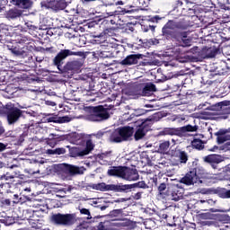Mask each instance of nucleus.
<instances>
[{"label": "nucleus", "mask_w": 230, "mask_h": 230, "mask_svg": "<svg viewBox=\"0 0 230 230\" xmlns=\"http://www.w3.org/2000/svg\"><path fill=\"white\" fill-rule=\"evenodd\" d=\"M151 19H152L153 22H159V21H161L162 18L159 17V15H156Z\"/></svg>", "instance_id": "39"}, {"label": "nucleus", "mask_w": 230, "mask_h": 230, "mask_svg": "<svg viewBox=\"0 0 230 230\" xmlns=\"http://www.w3.org/2000/svg\"><path fill=\"white\" fill-rule=\"evenodd\" d=\"M118 4H123L122 1L118 2Z\"/></svg>", "instance_id": "51"}, {"label": "nucleus", "mask_w": 230, "mask_h": 230, "mask_svg": "<svg viewBox=\"0 0 230 230\" xmlns=\"http://www.w3.org/2000/svg\"><path fill=\"white\" fill-rule=\"evenodd\" d=\"M142 57L143 55L141 54L129 55L120 62V66H136Z\"/></svg>", "instance_id": "10"}, {"label": "nucleus", "mask_w": 230, "mask_h": 230, "mask_svg": "<svg viewBox=\"0 0 230 230\" xmlns=\"http://www.w3.org/2000/svg\"><path fill=\"white\" fill-rule=\"evenodd\" d=\"M4 179H5V181H11V179H17V175L7 173L5 176H4Z\"/></svg>", "instance_id": "33"}, {"label": "nucleus", "mask_w": 230, "mask_h": 230, "mask_svg": "<svg viewBox=\"0 0 230 230\" xmlns=\"http://www.w3.org/2000/svg\"><path fill=\"white\" fill-rule=\"evenodd\" d=\"M7 146H8V144H4L0 142V152H4Z\"/></svg>", "instance_id": "35"}, {"label": "nucleus", "mask_w": 230, "mask_h": 230, "mask_svg": "<svg viewBox=\"0 0 230 230\" xmlns=\"http://www.w3.org/2000/svg\"><path fill=\"white\" fill-rule=\"evenodd\" d=\"M48 152H49V154H50V155H57V154H56V149H54V150H51V149H50V150H49Z\"/></svg>", "instance_id": "43"}, {"label": "nucleus", "mask_w": 230, "mask_h": 230, "mask_svg": "<svg viewBox=\"0 0 230 230\" xmlns=\"http://www.w3.org/2000/svg\"><path fill=\"white\" fill-rule=\"evenodd\" d=\"M91 1H96V0H83V3H91Z\"/></svg>", "instance_id": "47"}, {"label": "nucleus", "mask_w": 230, "mask_h": 230, "mask_svg": "<svg viewBox=\"0 0 230 230\" xmlns=\"http://www.w3.org/2000/svg\"><path fill=\"white\" fill-rule=\"evenodd\" d=\"M192 147L196 148V150H202L204 148V144L202 143V140L200 139H194L191 142Z\"/></svg>", "instance_id": "22"}, {"label": "nucleus", "mask_w": 230, "mask_h": 230, "mask_svg": "<svg viewBox=\"0 0 230 230\" xmlns=\"http://www.w3.org/2000/svg\"><path fill=\"white\" fill-rule=\"evenodd\" d=\"M197 130H198L197 126L188 125L181 128L182 132H197Z\"/></svg>", "instance_id": "25"}, {"label": "nucleus", "mask_w": 230, "mask_h": 230, "mask_svg": "<svg viewBox=\"0 0 230 230\" xmlns=\"http://www.w3.org/2000/svg\"><path fill=\"white\" fill-rule=\"evenodd\" d=\"M51 222L57 226H73L76 222L75 214H54L51 217Z\"/></svg>", "instance_id": "5"}, {"label": "nucleus", "mask_w": 230, "mask_h": 230, "mask_svg": "<svg viewBox=\"0 0 230 230\" xmlns=\"http://www.w3.org/2000/svg\"><path fill=\"white\" fill-rule=\"evenodd\" d=\"M5 114L7 116L8 124L13 125L17 123L21 116H22V111L13 107L12 104H7L5 107Z\"/></svg>", "instance_id": "7"}, {"label": "nucleus", "mask_w": 230, "mask_h": 230, "mask_svg": "<svg viewBox=\"0 0 230 230\" xmlns=\"http://www.w3.org/2000/svg\"><path fill=\"white\" fill-rule=\"evenodd\" d=\"M178 158L181 164H186V163H188V154L184 151L178 152Z\"/></svg>", "instance_id": "21"}, {"label": "nucleus", "mask_w": 230, "mask_h": 230, "mask_svg": "<svg viewBox=\"0 0 230 230\" xmlns=\"http://www.w3.org/2000/svg\"><path fill=\"white\" fill-rule=\"evenodd\" d=\"M213 213H226V211L220 210V209H216V210H213Z\"/></svg>", "instance_id": "44"}, {"label": "nucleus", "mask_w": 230, "mask_h": 230, "mask_svg": "<svg viewBox=\"0 0 230 230\" xmlns=\"http://www.w3.org/2000/svg\"><path fill=\"white\" fill-rule=\"evenodd\" d=\"M226 1H227L228 4H230V0H226Z\"/></svg>", "instance_id": "55"}, {"label": "nucleus", "mask_w": 230, "mask_h": 230, "mask_svg": "<svg viewBox=\"0 0 230 230\" xmlns=\"http://www.w3.org/2000/svg\"><path fill=\"white\" fill-rule=\"evenodd\" d=\"M13 4L20 6V8L28 9L31 8L32 3L31 0H12Z\"/></svg>", "instance_id": "16"}, {"label": "nucleus", "mask_w": 230, "mask_h": 230, "mask_svg": "<svg viewBox=\"0 0 230 230\" xmlns=\"http://www.w3.org/2000/svg\"><path fill=\"white\" fill-rule=\"evenodd\" d=\"M55 150H56V155H61V154H64V152H66V150L64 148H58Z\"/></svg>", "instance_id": "37"}, {"label": "nucleus", "mask_w": 230, "mask_h": 230, "mask_svg": "<svg viewBox=\"0 0 230 230\" xmlns=\"http://www.w3.org/2000/svg\"><path fill=\"white\" fill-rule=\"evenodd\" d=\"M134 134V128L127 126L113 130L110 135V141L112 143H121L127 141L128 137H132Z\"/></svg>", "instance_id": "4"}, {"label": "nucleus", "mask_w": 230, "mask_h": 230, "mask_svg": "<svg viewBox=\"0 0 230 230\" xmlns=\"http://www.w3.org/2000/svg\"><path fill=\"white\" fill-rule=\"evenodd\" d=\"M171 145H172V143H170V141H164V142L161 143L159 146L158 152L160 154H164L165 152H168V149L170 148Z\"/></svg>", "instance_id": "20"}, {"label": "nucleus", "mask_w": 230, "mask_h": 230, "mask_svg": "<svg viewBox=\"0 0 230 230\" xmlns=\"http://www.w3.org/2000/svg\"><path fill=\"white\" fill-rule=\"evenodd\" d=\"M113 187L114 185H107L103 182L91 185L93 190H97L98 191H109V190H112Z\"/></svg>", "instance_id": "15"}, {"label": "nucleus", "mask_w": 230, "mask_h": 230, "mask_svg": "<svg viewBox=\"0 0 230 230\" xmlns=\"http://www.w3.org/2000/svg\"><path fill=\"white\" fill-rule=\"evenodd\" d=\"M146 91H151V92H155V86L154 84H149L146 85Z\"/></svg>", "instance_id": "32"}, {"label": "nucleus", "mask_w": 230, "mask_h": 230, "mask_svg": "<svg viewBox=\"0 0 230 230\" xmlns=\"http://www.w3.org/2000/svg\"><path fill=\"white\" fill-rule=\"evenodd\" d=\"M98 230H109V222H101L98 226Z\"/></svg>", "instance_id": "27"}, {"label": "nucleus", "mask_w": 230, "mask_h": 230, "mask_svg": "<svg viewBox=\"0 0 230 230\" xmlns=\"http://www.w3.org/2000/svg\"><path fill=\"white\" fill-rule=\"evenodd\" d=\"M165 134L168 136H181V130L179 128H168Z\"/></svg>", "instance_id": "24"}, {"label": "nucleus", "mask_w": 230, "mask_h": 230, "mask_svg": "<svg viewBox=\"0 0 230 230\" xmlns=\"http://www.w3.org/2000/svg\"><path fill=\"white\" fill-rule=\"evenodd\" d=\"M64 170L66 173H69V175H83L84 172H85L84 167H79L73 164H65Z\"/></svg>", "instance_id": "9"}, {"label": "nucleus", "mask_w": 230, "mask_h": 230, "mask_svg": "<svg viewBox=\"0 0 230 230\" xmlns=\"http://www.w3.org/2000/svg\"><path fill=\"white\" fill-rule=\"evenodd\" d=\"M0 168H3V163L0 162Z\"/></svg>", "instance_id": "53"}, {"label": "nucleus", "mask_w": 230, "mask_h": 230, "mask_svg": "<svg viewBox=\"0 0 230 230\" xmlns=\"http://www.w3.org/2000/svg\"><path fill=\"white\" fill-rule=\"evenodd\" d=\"M20 109H24V107L23 106H20Z\"/></svg>", "instance_id": "56"}, {"label": "nucleus", "mask_w": 230, "mask_h": 230, "mask_svg": "<svg viewBox=\"0 0 230 230\" xmlns=\"http://www.w3.org/2000/svg\"><path fill=\"white\" fill-rule=\"evenodd\" d=\"M84 111L87 112L86 119L88 121H103V119H109V111L103 106L86 107Z\"/></svg>", "instance_id": "3"}, {"label": "nucleus", "mask_w": 230, "mask_h": 230, "mask_svg": "<svg viewBox=\"0 0 230 230\" xmlns=\"http://www.w3.org/2000/svg\"><path fill=\"white\" fill-rule=\"evenodd\" d=\"M45 103L46 105H49L50 107H55V105H57V103H55V102L52 101H46Z\"/></svg>", "instance_id": "38"}, {"label": "nucleus", "mask_w": 230, "mask_h": 230, "mask_svg": "<svg viewBox=\"0 0 230 230\" xmlns=\"http://www.w3.org/2000/svg\"><path fill=\"white\" fill-rule=\"evenodd\" d=\"M49 137H50V139H52L53 137H57V135L52 133V134H49Z\"/></svg>", "instance_id": "46"}, {"label": "nucleus", "mask_w": 230, "mask_h": 230, "mask_svg": "<svg viewBox=\"0 0 230 230\" xmlns=\"http://www.w3.org/2000/svg\"><path fill=\"white\" fill-rule=\"evenodd\" d=\"M61 3H63V8L66 6V4L64 3V0H61Z\"/></svg>", "instance_id": "50"}, {"label": "nucleus", "mask_w": 230, "mask_h": 230, "mask_svg": "<svg viewBox=\"0 0 230 230\" xmlns=\"http://www.w3.org/2000/svg\"><path fill=\"white\" fill-rule=\"evenodd\" d=\"M201 204H204L205 202H208V200H200Z\"/></svg>", "instance_id": "49"}, {"label": "nucleus", "mask_w": 230, "mask_h": 230, "mask_svg": "<svg viewBox=\"0 0 230 230\" xmlns=\"http://www.w3.org/2000/svg\"><path fill=\"white\" fill-rule=\"evenodd\" d=\"M146 134V130L145 128H138V129L135 133V139L136 141H139V139H143Z\"/></svg>", "instance_id": "19"}, {"label": "nucleus", "mask_w": 230, "mask_h": 230, "mask_svg": "<svg viewBox=\"0 0 230 230\" xmlns=\"http://www.w3.org/2000/svg\"><path fill=\"white\" fill-rule=\"evenodd\" d=\"M49 145H50V146H55V145H53V143H49Z\"/></svg>", "instance_id": "52"}, {"label": "nucleus", "mask_w": 230, "mask_h": 230, "mask_svg": "<svg viewBox=\"0 0 230 230\" xmlns=\"http://www.w3.org/2000/svg\"><path fill=\"white\" fill-rule=\"evenodd\" d=\"M122 12H123V13H132V12H134V10L124 9Z\"/></svg>", "instance_id": "41"}, {"label": "nucleus", "mask_w": 230, "mask_h": 230, "mask_svg": "<svg viewBox=\"0 0 230 230\" xmlns=\"http://www.w3.org/2000/svg\"><path fill=\"white\" fill-rule=\"evenodd\" d=\"M207 204H209L210 206H214L215 201L213 199H208Z\"/></svg>", "instance_id": "40"}, {"label": "nucleus", "mask_w": 230, "mask_h": 230, "mask_svg": "<svg viewBox=\"0 0 230 230\" xmlns=\"http://www.w3.org/2000/svg\"><path fill=\"white\" fill-rule=\"evenodd\" d=\"M217 107H220L223 115L221 116L222 119H227L228 114H230V102L225 101L217 103Z\"/></svg>", "instance_id": "13"}, {"label": "nucleus", "mask_w": 230, "mask_h": 230, "mask_svg": "<svg viewBox=\"0 0 230 230\" xmlns=\"http://www.w3.org/2000/svg\"><path fill=\"white\" fill-rule=\"evenodd\" d=\"M170 190H172V193H171V195L168 196L169 199L171 200H174V202H178V200H181V194L177 193V187L172 186V187L169 188V191H170Z\"/></svg>", "instance_id": "17"}, {"label": "nucleus", "mask_w": 230, "mask_h": 230, "mask_svg": "<svg viewBox=\"0 0 230 230\" xmlns=\"http://www.w3.org/2000/svg\"><path fill=\"white\" fill-rule=\"evenodd\" d=\"M78 53L71 51L69 49H62L59 53L55 57L53 63L57 66L58 69H60V65L62 64V60H66L67 57L76 56Z\"/></svg>", "instance_id": "8"}, {"label": "nucleus", "mask_w": 230, "mask_h": 230, "mask_svg": "<svg viewBox=\"0 0 230 230\" xmlns=\"http://www.w3.org/2000/svg\"><path fill=\"white\" fill-rule=\"evenodd\" d=\"M204 175L199 176V173L197 172H188L183 178L180 180V182L181 184H185L186 186H193L196 184V186H199V184H202L204 179Z\"/></svg>", "instance_id": "6"}, {"label": "nucleus", "mask_w": 230, "mask_h": 230, "mask_svg": "<svg viewBox=\"0 0 230 230\" xmlns=\"http://www.w3.org/2000/svg\"><path fill=\"white\" fill-rule=\"evenodd\" d=\"M164 190H166V184L165 183H162L159 187H158V190L160 192V195H163V192L164 191Z\"/></svg>", "instance_id": "34"}, {"label": "nucleus", "mask_w": 230, "mask_h": 230, "mask_svg": "<svg viewBox=\"0 0 230 230\" xmlns=\"http://www.w3.org/2000/svg\"><path fill=\"white\" fill-rule=\"evenodd\" d=\"M25 191H30V189H25Z\"/></svg>", "instance_id": "54"}, {"label": "nucleus", "mask_w": 230, "mask_h": 230, "mask_svg": "<svg viewBox=\"0 0 230 230\" xmlns=\"http://www.w3.org/2000/svg\"><path fill=\"white\" fill-rule=\"evenodd\" d=\"M5 17L7 19H16V17H21V11H19V9H11L6 12Z\"/></svg>", "instance_id": "18"}, {"label": "nucleus", "mask_w": 230, "mask_h": 230, "mask_svg": "<svg viewBox=\"0 0 230 230\" xmlns=\"http://www.w3.org/2000/svg\"><path fill=\"white\" fill-rule=\"evenodd\" d=\"M136 188H145V186H146V184L145 183V181H139L137 183L135 184Z\"/></svg>", "instance_id": "36"}, {"label": "nucleus", "mask_w": 230, "mask_h": 230, "mask_svg": "<svg viewBox=\"0 0 230 230\" xmlns=\"http://www.w3.org/2000/svg\"><path fill=\"white\" fill-rule=\"evenodd\" d=\"M172 145H175V139H172Z\"/></svg>", "instance_id": "48"}, {"label": "nucleus", "mask_w": 230, "mask_h": 230, "mask_svg": "<svg viewBox=\"0 0 230 230\" xmlns=\"http://www.w3.org/2000/svg\"><path fill=\"white\" fill-rule=\"evenodd\" d=\"M11 51L16 57H22V55H24V51H22L17 48L12 49Z\"/></svg>", "instance_id": "30"}, {"label": "nucleus", "mask_w": 230, "mask_h": 230, "mask_svg": "<svg viewBox=\"0 0 230 230\" xmlns=\"http://www.w3.org/2000/svg\"><path fill=\"white\" fill-rule=\"evenodd\" d=\"M108 175L111 177H120V179H124V181H137L139 179L137 170L127 167H112L108 170Z\"/></svg>", "instance_id": "2"}, {"label": "nucleus", "mask_w": 230, "mask_h": 230, "mask_svg": "<svg viewBox=\"0 0 230 230\" xmlns=\"http://www.w3.org/2000/svg\"><path fill=\"white\" fill-rule=\"evenodd\" d=\"M217 195L220 197V199H230V190L221 189L217 191Z\"/></svg>", "instance_id": "23"}, {"label": "nucleus", "mask_w": 230, "mask_h": 230, "mask_svg": "<svg viewBox=\"0 0 230 230\" xmlns=\"http://www.w3.org/2000/svg\"><path fill=\"white\" fill-rule=\"evenodd\" d=\"M97 159L100 161H104L105 163H109V154L102 153L98 155Z\"/></svg>", "instance_id": "28"}, {"label": "nucleus", "mask_w": 230, "mask_h": 230, "mask_svg": "<svg viewBox=\"0 0 230 230\" xmlns=\"http://www.w3.org/2000/svg\"><path fill=\"white\" fill-rule=\"evenodd\" d=\"M73 143L82 145L72 149V157H84L94 150V142L91 138L84 137V135L75 133L73 135Z\"/></svg>", "instance_id": "1"}, {"label": "nucleus", "mask_w": 230, "mask_h": 230, "mask_svg": "<svg viewBox=\"0 0 230 230\" xmlns=\"http://www.w3.org/2000/svg\"><path fill=\"white\" fill-rule=\"evenodd\" d=\"M71 117L69 116H65V117H61L59 118V123H69V121H71Z\"/></svg>", "instance_id": "31"}, {"label": "nucleus", "mask_w": 230, "mask_h": 230, "mask_svg": "<svg viewBox=\"0 0 230 230\" xmlns=\"http://www.w3.org/2000/svg\"><path fill=\"white\" fill-rule=\"evenodd\" d=\"M81 215H86L87 220H91L93 217H91V212L87 208H80Z\"/></svg>", "instance_id": "29"}, {"label": "nucleus", "mask_w": 230, "mask_h": 230, "mask_svg": "<svg viewBox=\"0 0 230 230\" xmlns=\"http://www.w3.org/2000/svg\"><path fill=\"white\" fill-rule=\"evenodd\" d=\"M205 163H209V164H212L213 167H215V164H219V163H222L224 161V157L220 155H210L204 158Z\"/></svg>", "instance_id": "12"}, {"label": "nucleus", "mask_w": 230, "mask_h": 230, "mask_svg": "<svg viewBox=\"0 0 230 230\" xmlns=\"http://www.w3.org/2000/svg\"><path fill=\"white\" fill-rule=\"evenodd\" d=\"M129 8H136L135 10H145L148 6V0H128Z\"/></svg>", "instance_id": "11"}, {"label": "nucleus", "mask_w": 230, "mask_h": 230, "mask_svg": "<svg viewBox=\"0 0 230 230\" xmlns=\"http://www.w3.org/2000/svg\"><path fill=\"white\" fill-rule=\"evenodd\" d=\"M163 33L164 35H167V37H172L173 33H175V23L173 22H168L163 28Z\"/></svg>", "instance_id": "14"}, {"label": "nucleus", "mask_w": 230, "mask_h": 230, "mask_svg": "<svg viewBox=\"0 0 230 230\" xmlns=\"http://www.w3.org/2000/svg\"><path fill=\"white\" fill-rule=\"evenodd\" d=\"M218 150V146H215L213 148L209 149L210 152H217Z\"/></svg>", "instance_id": "42"}, {"label": "nucleus", "mask_w": 230, "mask_h": 230, "mask_svg": "<svg viewBox=\"0 0 230 230\" xmlns=\"http://www.w3.org/2000/svg\"><path fill=\"white\" fill-rule=\"evenodd\" d=\"M4 133V129L0 125V136L3 135Z\"/></svg>", "instance_id": "45"}, {"label": "nucleus", "mask_w": 230, "mask_h": 230, "mask_svg": "<svg viewBox=\"0 0 230 230\" xmlns=\"http://www.w3.org/2000/svg\"><path fill=\"white\" fill-rule=\"evenodd\" d=\"M181 41H182L183 48L191 46V40L188 39V37L184 34H182V36H181Z\"/></svg>", "instance_id": "26"}]
</instances>
